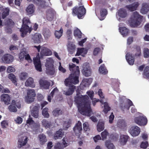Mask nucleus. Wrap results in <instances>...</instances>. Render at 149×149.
I'll return each mask as SVG.
<instances>
[{
  "instance_id": "nucleus-41",
  "label": "nucleus",
  "mask_w": 149,
  "mask_h": 149,
  "mask_svg": "<svg viewBox=\"0 0 149 149\" xmlns=\"http://www.w3.org/2000/svg\"><path fill=\"white\" fill-rule=\"evenodd\" d=\"M99 71L102 74H106L108 73V71L104 64L102 65L99 68Z\"/></svg>"
},
{
  "instance_id": "nucleus-60",
  "label": "nucleus",
  "mask_w": 149,
  "mask_h": 149,
  "mask_svg": "<svg viewBox=\"0 0 149 149\" xmlns=\"http://www.w3.org/2000/svg\"><path fill=\"white\" fill-rule=\"evenodd\" d=\"M27 74L26 73H22L19 76L20 79L21 80H25L26 78Z\"/></svg>"
},
{
  "instance_id": "nucleus-5",
  "label": "nucleus",
  "mask_w": 149,
  "mask_h": 149,
  "mask_svg": "<svg viewBox=\"0 0 149 149\" xmlns=\"http://www.w3.org/2000/svg\"><path fill=\"white\" fill-rule=\"evenodd\" d=\"M54 61L51 58L47 60L45 64L46 67V73L50 75H53L55 73V69L54 67Z\"/></svg>"
},
{
  "instance_id": "nucleus-36",
  "label": "nucleus",
  "mask_w": 149,
  "mask_h": 149,
  "mask_svg": "<svg viewBox=\"0 0 149 149\" xmlns=\"http://www.w3.org/2000/svg\"><path fill=\"white\" fill-rule=\"evenodd\" d=\"M8 78L10 79L12 82L16 86H17V79L15 75L13 74L10 73L8 75Z\"/></svg>"
},
{
  "instance_id": "nucleus-58",
  "label": "nucleus",
  "mask_w": 149,
  "mask_h": 149,
  "mask_svg": "<svg viewBox=\"0 0 149 149\" xmlns=\"http://www.w3.org/2000/svg\"><path fill=\"white\" fill-rule=\"evenodd\" d=\"M148 146V141L143 142L140 145V147L142 148L145 149Z\"/></svg>"
},
{
  "instance_id": "nucleus-37",
  "label": "nucleus",
  "mask_w": 149,
  "mask_h": 149,
  "mask_svg": "<svg viewBox=\"0 0 149 149\" xmlns=\"http://www.w3.org/2000/svg\"><path fill=\"white\" fill-rule=\"evenodd\" d=\"M117 126L122 129H124L127 126L125 121L123 120H119L117 124Z\"/></svg>"
},
{
  "instance_id": "nucleus-48",
  "label": "nucleus",
  "mask_w": 149,
  "mask_h": 149,
  "mask_svg": "<svg viewBox=\"0 0 149 149\" xmlns=\"http://www.w3.org/2000/svg\"><path fill=\"white\" fill-rule=\"evenodd\" d=\"M81 34V31L78 29L74 31V35L75 37H77L79 38H81L82 37Z\"/></svg>"
},
{
  "instance_id": "nucleus-10",
  "label": "nucleus",
  "mask_w": 149,
  "mask_h": 149,
  "mask_svg": "<svg viewBox=\"0 0 149 149\" xmlns=\"http://www.w3.org/2000/svg\"><path fill=\"white\" fill-rule=\"evenodd\" d=\"M128 15L127 10L125 9L121 8L116 13V16L119 21L121 20V18H125Z\"/></svg>"
},
{
  "instance_id": "nucleus-44",
  "label": "nucleus",
  "mask_w": 149,
  "mask_h": 149,
  "mask_svg": "<svg viewBox=\"0 0 149 149\" xmlns=\"http://www.w3.org/2000/svg\"><path fill=\"white\" fill-rule=\"evenodd\" d=\"M39 137L41 145L44 144L47 141L46 136L43 134L40 135Z\"/></svg>"
},
{
  "instance_id": "nucleus-22",
  "label": "nucleus",
  "mask_w": 149,
  "mask_h": 149,
  "mask_svg": "<svg viewBox=\"0 0 149 149\" xmlns=\"http://www.w3.org/2000/svg\"><path fill=\"white\" fill-rule=\"evenodd\" d=\"M64 135V132L62 129H60L57 131L53 135V138L55 140L61 139Z\"/></svg>"
},
{
  "instance_id": "nucleus-27",
  "label": "nucleus",
  "mask_w": 149,
  "mask_h": 149,
  "mask_svg": "<svg viewBox=\"0 0 149 149\" xmlns=\"http://www.w3.org/2000/svg\"><path fill=\"white\" fill-rule=\"evenodd\" d=\"M92 81V79L91 78L84 79L80 84V87L82 88H83V86L88 87L90 85Z\"/></svg>"
},
{
  "instance_id": "nucleus-3",
  "label": "nucleus",
  "mask_w": 149,
  "mask_h": 149,
  "mask_svg": "<svg viewBox=\"0 0 149 149\" xmlns=\"http://www.w3.org/2000/svg\"><path fill=\"white\" fill-rule=\"evenodd\" d=\"M143 17L137 11L133 12L131 14L129 22L131 26L135 27L139 26L141 22Z\"/></svg>"
},
{
  "instance_id": "nucleus-4",
  "label": "nucleus",
  "mask_w": 149,
  "mask_h": 149,
  "mask_svg": "<svg viewBox=\"0 0 149 149\" xmlns=\"http://www.w3.org/2000/svg\"><path fill=\"white\" fill-rule=\"evenodd\" d=\"M22 24L20 30L21 32V36L24 37L28 32L30 33L32 30L31 22L29 19L25 17L22 19Z\"/></svg>"
},
{
  "instance_id": "nucleus-13",
  "label": "nucleus",
  "mask_w": 149,
  "mask_h": 149,
  "mask_svg": "<svg viewBox=\"0 0 149 149\" xmlns=\"http://www.w3.org/2000/svg\"><path fill=\"white\" fill-rule=\"evenodd\" d=\"M132 102L129 99H124L123 103L121 104L120 107L123 111L127 110L129 109V106L132 105Z\"/></svg>"
},
{
  "instance_id": "nucleus-20",
  "label": "nucleus",
  "mask_w": 149,
  "mask_h": 149,
  "mask_svg": "<svg viewBox=\"0 0 149 149\" xmlns=\"http://www.w3.org/2000/svg\"><path fill=\"white\" fill-rule=\"evenodd\" d=\"M35 7L32 4L29 5L26 9V14L29 15H32L35 12Z\"/></svg>"
},
{
  "instance_id": "nucleus-17",
  "label": "nucleus",
  "mask_w": 149,
  "mask_h": 149,
  "mask_svg": "<svg viewBox=\"0 0 149 149\" xmlns=\"http://www.w3.org/2000/svg\"><path fill=\"white\" fill-rule=\"evenodd\" d=\"M73 130L75 134L79 138L82 131L81 124L79 121H78L77 123L76 124L73 128Z\"/></svg>"
},
{
  "instance_id": "nucleus-40",
  "label": "nucleus",
  "mask_w": 149,
  "mask_h": 149,
  "mask_svg": "<svg viewBox=\"0 0 149 149\" xmlns=\"http://www.w3.org/2000/svg\"><path fill=\"white\" fill-rule=\"evenodd\" d=\"M63 113V112L59 108L55 109L52 112L53 114L55 116L61 115Z\"/></svg>"
},
{
  "instance_id": "nucleus-23",
  "label": "nucleus",
  "mask_w": 149,
  "mask_h": 149,
  "mask_svg": "<svg viewBox=\"0 0 149 149\" xmlns=\"http://www.w3.org/2000/svg\"><path fill=\"white\" fill-rule=\"evenodd\" d=\"M67 34L68 38V47H74V45L73 44V41L72 39V35L71 30H68L67 32Z\"/></svg>"
},
{
  "instance_id": "nucleus-49",
  "label": "nucleus",
  "mask_w": 149,
  "mask_h": 149,
  "mask_svg": "<svg viewBox=\"0 0 149 149\" xmlns=\"http://www.w3.org/2000/svg\"><path fill=\"white\" fill-rule=\"evenodd\" d=\"M101 53L102 50L99 47L95 48L93 52V55L95 56L101 54Z\"/></svg>"
},
{
  "instance_id": "nucleus-34",
  "label": "nucleus",
  "mask_w": 149,
  "mask_h": 149,
  "mask_svg": "<svg viewBox=\"0 0 149 149\" xmlns=\"http://www.w3.org/2000/svg\"><path fill=\"white\" fill-rule=\"evenodd\" d=\"M9 111L12 112H16L17 109L16 107V102L15 100L12 101L11 104L8 107Z\"/></svg>"
},
{
  "instance_id": "nucleus-43",
  "label": "nucleus",
  "mask_w": 149,
  "mask_h": 149,
  "mask_svg": "<svg viewBox=\"0 0 149 149\" xmlns=\"http://www.w3.org/2000/svg\"><path fill=\"white\" fill-rule=\"evenodd\" d=\"M42 124L46 128H47L50 127L51 125V122L45 119H44L42 121Z\"/></svg>"
},
{
  "instance_id": "nucleus-30",
  "label": "nucleus",
  "mask_w": 149,
  "mask_h": 149,
  "mask_svg": "<svg viewBox=\"0 0 149 149\" xmlns=\"http://www.w3.org/2000/svg\"><path fill=\"white\" fill-rule=\"evenodd\" d=\"M40 52L41 55L45 56H48L52 54V52L50 49H47L46 47H42Z\"/></svg>"
},
{
  "instance_id": "nucleus-21",
  "label": "nucleus",
  "mask_w": 149,
  "mask_h": 149,
  "mask_svg": "<svg viewBox=\"0 0 149 149\" xmlns=\"http://www.w3.org/2000/svg\"><path fill=\"white\" fill-rule=\"evenodd\" d=\"M28 137L26 136H22L19 138L18 140V146L20 148L25 146L27 143Z\"/></svg>"
},
{
  "instance_id": "nucleus-16",
  "label": "nucleus",
  "mask_w": 149,
  "mask_h": 149,
  "mask_svg": "<svg viewBox=\"0 0 149 149\" xmlns=\"http://www.w3.org/2000/svg\"><path fill=\"white\" fill-rule=\"evenodd\" d=\"M40 88L43 89H47L50 85V83L47 80L40 79L39 81Z\"/></svg>"
},
{
  "instance_id": "nucleus-7",
  "label": "nucleus",
  "mask_w": 149,
  "mask_h": 149,
  "mask_svg": "<svg viewBox=\"0 0 149 149\" xmlns=\"http://www.w3.org/2000/svg\"><path fill=\"white\" fill-rule=\"evenodd\" d=\"M134 120L136 123L141 126L145 125L147 123V118L145 116L142 115L136 117Z\"/></svg>"
},
{
  "instance_id": "nucleus-54",
  "label": "nucleus",
  "mask_w": 149,
  "mask_h": 149,
  "mask_svg": "<svg viewBox=\"0 0 149 149\" xmlns=\"http://www.w3.org/2000/svg\"><path fill=\"white\" fill-rule=\"evenodd\" d=\"M83 129L86 132L89 131L90 130L89 125L87 122H85L83 124Z\"/></svg>"
},
{
  "instance_id": "nucleus-11",
  "label": "nucleus",
  "mask_w": 149,
  "mask_h": 149,
  "mask_svg": "<svg viewBox=\"0 0 149 149\" xmlns=\"http://www.w3.org/2000/svg\"><path fill=\"white\" fill-rule=\"evenodd\" d=\"M140 129L136 126H132L128 130V132L133 137L138 136L140 133Z\"/></svg>"
},
{
  "instance_id": "nucleus-42",
  "label": "nucleus",
  "mask_w": 149,
  "mask_h": 149,
  "mask_svg": "<svg viewBox=\"0 0 149 149\" xmlns=\"http://www.w3.org/2000/svg\"><path fill=\"white\" fill-rule=\"evenodd\" d=\"M107 10L104 8L101 9L100 10V14L101 17H99L100 20H102L104 19V17L107 14Z\"/></svg>"
},
{
  "instance_id": "nucleus-6",
  "label": "nucleus",
  "mask_w": 149,
  "mask_h": 149,
  "mask_svg": "<svg viewBox=\"0 0 149 149\" xmlns=\"http://www.w3.org/2000/svg\"><path fill=\"white\" fill-rule=\"evenodd\" d=\"M86 9L83 6H80L78 7H75L72 9V14L77 15L78 18L81 19L86 13Z\"/></svg>"
},
{
  "instance_id": "nucleus-57",
  "label": "nucleus",
  "mask_w": 149,
  "mask_h": 149,
  "mask_svg": "<svg viewBox=\"0 0 149 149\" xmlns=\"http://www.w3.org/2000/svg\"><path fill=\"white\" fill-rule=\"evenodd\" d=\"M54 149H63L62 144L59 142L56 144L54 146Z\"/></svg>"
},
{
  "instance_id": "nucleus-14",
  "label": "nucleus",
  "mask_w": 149,
  "mask_h": 149,
  "mask_svg": "<svg viewBox=\"0 0 149 149\" xmlns=\"http://www.w3.org/2000/svg\"><path fill=\"white\" fill-rule=\"evenodd\" d=\"M13 56L9 54H6L3 55L1 58L3 61L5 63L9 64L13 60Z\"/></svg>"
},
{
  "instance_id": "nucleus-8",
  "label": "nucleus",
  "mask_w": 149,
  "mask_h": 149,
  "mask_svg": "<svg viewBox=\"0 0 149 149\" xmlns=\"http://www.w3.org/2000/svg\"><path fill=\"white\" fill-rule=\"evenodd\" d=\"M33 62L36 70L40 72L42 71V65L39 53L36 57L33 58Z\"/></svg>"
},
{
  "instance_id": "nucleus-29",
  "label": "nucleus",
  "mask_w": 149,
  "mask_h": 149,
  "mask_svg": "<svg viewBox=\"0 0 149 149\" xmlns=\"http://www.w3.org/2000/svg\"><path fill=\"white\" fill-rule=\"evenodd\" d=\"M32 39L35 43H39L42 40V36L40 34L36 33L33 36Z\"/></svg>"
},
{
  "instance_id": "nucleus-18",
  "label": "nucleus",
  "mask_w": 149,
  "mask_h": 149,
  "mask_svg": "<svg viewBox=\"0 0 149 149\" xmlns=\"http://www.w3.org/2000/svg\"><path fill=\"white\" fill-rule=\"evenodd\" d=\"M40 105L37 104L33 108L31 111V115L35 118H37L39 116V110Z\"/></svg>"
},
{
  "instance_id": "nucleus-33",
  "label": "nucleus",
  "mask_w": 149,
  "mask_h": 149,
  "mask_svg": "<svg viewBox=\"0 0 149 149\" xmlns=\"http://www.w3.org/2000/svg\"><path fill=\"white\" fill-rule=\"evenodd\" d=\"M25 84L26 86H30L32 88H33L35 86L33 79L31 77L29 78L25 82Z\"/></svg>"
},
{
  "instance_id": "nucleus-62",
  "label": "nucleus",
  "mask_w": 149,
  "mask_h": 149,
  "mask_svg": "<svg viewBox=\"0 0 149 149\" xmlns=\"http://www.w3.org/2000/svg\"><path fill=\"white\" fill-rule=\"evenodd\" d=\"M1 127L4 128L7 127L8 125V123L7 121L3 120L1 122Z\"/></svg>"
},
{
  "instance_id": "nucleus-32",
  "label": "nucleus",
  "mask_w": 149,
  "mask_h": 149,
  "mask_svg": "<svg viewBox=\"0 0 149 149\" xmlns=\"http://www.w3.org/2000/svg\"><path fill=\"white\" fill-rule=\"evenodd\" d=\"M129 136L126 135L121 134L120 136L119 141L122 145H125L127 141Z\"/></svg>"
},
{
  "instance_id": "nucleus-50",
  "label": "nucleus",
  "mask_w": 149,
  "mask_h": 149,
  "mask_svg": "<svg viewBox=\"0 0 149 149\" xmlns=\"http://www.w3.org/2000/svg\"><path fill=\"white\" fill-rule=\"evenodd\" d=\"M48 110L47 108H45L42 111V115L45 118H48L49 116Z\"/></svg>"
},
{
  "instance_id": "nucleus-59",
  "label": "nucleus",
  "mask_w": 149,
  "mask_h": 149,
  "mask_svg": "<svg viewBox=\"0 0 149 149\" xmlns=\"http://www.w3.org/2000/svg\"><path fill=\"white\" fill-rule=\"evenodd\" d=\"M134 38L133 37L130 36L129 37L127 40V44L128 45H130L132 43L133 41Z\"/></svg>"
},
{
  "instance_id": "nucleus-56",
  "label": "nucleus",
  "mask_w": 149,
  "mask_h": 149,
  "mask_svg": "<svg viewBox=\"0 0 149 149\" xmlns=\"http://www.w3.org/2000/svg\"><path fill=\"white\" fill-rule=\"evenodd\" d=\"M14 121L16 123L20 124L22 123L23 119L21 117L17 116L16 118L15 119Z\"/></svg>"
},
{
  "instance_id": "nucleus-19",
  "label": "nucleus",
  "mask_w": 149,
  "mask_h": 149,
  "mask_svg": "<svg viewBox=\"0 0 149 149\" xmlns=\"http://www.w3.org/2000/svg\"><path fill=\"white\" fill-rule=\"evenodd\" d=\"M149 11V3H143L142 4L140 10V13L143 14L147 13Z\"/></svg>"
},
{
  "instance_id": "nucleus-39",
  "label": "nucleus",
  "mask_w": 149,
  "mask_h": 149,
  "mask_svg": "<svg viewBox=\"0 0 149 149\" xmlns=\"http://www.w3.org/2000/svg\"><path fill=\"white\" fill-rule=\"evenodd\" d=\"M105 146L108 149H115L113 143L110 140H107L105 142Z\"/></svg>"
},
{
  "instance_id": "nucleus-1",
  "label": "nucleus",
  "mask_w": 149,
  "mask_h": 149,
  "mask_svg": "<svg viewBox=\"0 0 149 149\" xmlns=\"http://www.w3.org/2000/svg\"><path fill=\"white\" fill-rule=\"evenodd\" d=\"M69 69L71 74L68 78L66 79V86L67 89L66 91V95H67L72 94L75 88V86L72 84H76L78 83L80 73L78 66H75L74 64L69 65Z\"/></svg>"
},
{
  "instance_id": "nucleus-47",
  "label": "nucleus",
  "mask_w": 149,
  "mask_h": 149,
  "mask_svg": "<svg viewBox=\"0 0 149 149\" xmlns=\"http://www.w3.org/2000/svg\"><path fill=\"white\" fill-rule=\"evenodd\" d=\"M9 9L8 8L4 9L2 13V18L3 19H5L6 17L9 14Z\"/></svg>"
},
{
  "instance_id": "nucleus-55",
  "label": "nucleus",
  "mask_w": 149,
  "mask_h": 149,
  "mask_svg": "<svg viewBox=\"0 0 149 149\" xmlns=\"http://www.w3.org/2000/svg\"><path fill=\"white\" fill-rule=\"evenodd\" d=\"M144 57L145 58H148L149 57V49L146 48L144 49L143 51Z\"/></svg>"
},
{
  "instance_id": "nucleus-46",
  "label": "nucleus",
  "mask_w": 149,
  "mask_h": 149,
  "mask_svg": "<svg viewBox=\"0 0 149 149\" xmlns=\"http://www.w3.org/2000/svg\"><path fill=\"white\" fill-rule=\"evenodd\" d=\"M63 31V30L62 28L59 31H56L54 33L56 38L58 39L60 38L62 35Z\"/></svg>"
},
{
  "instance_id": "nucleus-26",
  "label": "nucleus",
  "mask_w": 149,
  "mask_h": 149,
  "mask_svg": "<svg viewBox=\"0 0 149 149\" xmlns=\"http://www.w3.org/2000/svg\"><path fill=\"white\" fill-rule=\"evenodd\" d=\"M119 29L120 33L124 37L128 36L130 32L129 30L125 27H120Z\"/></svg>"
},
{
  "instance_id": "nucleus-12",
  "label": "nucleus",
  "mask_w": 149,
  "mask_h": 149,
  "mask_svg": "<svg viewBox=\"0 0 149 149\" xmlns=\"http://www.w3.org/2000/svg\"><path fill=\"white\" fill-rule=\"evenodd\" d=\"M82 72L83 74L86 77L90 76L91 73V71L88 64H84Z\"/></svg>"
},
{
  "instance_id": "nucleus-45",
  "label": "nucleus",
  "mask_w": 149,
  "mask_h": 149,
  "mask_svg": "<svg viewBox=\"0 0 149 149\" xmlns=\"http://www.w3.org/2000/svg\"><path fill=\"white\" fill-rule=\"evenodd\" d=\"M23 49L21 50L20 53L19 55V58L21 60H23L24 59L26 54L27 53V52L26 51H24L25 49L23 48Z\"/></svg>"
},
{
  "instance_id": "nucleus-15",
  "label": "nucleus",
  "mask_w": 149,
  "mask_h": 149,
  "mask_svg": "<svg viewBox=\"0 0 149 149\" xmlns=\"http://www.w3.org/2000/svg\"><path fill=\"white\" fill-rule=\"evenodd\" d=\"M1 101L3 102L5 104L8 105L10 104V97L9 95L3 93L1 95Z\"/></svg>"
},
{
  "instance_id": "nucleus-2",
  "label": "nucleus",
  "mask_w": 149,
  "mask_h": 149,
  "mask_svg": "<svg viewBox=\"0 0 149 149\" xmlns=\"http://www.w3.org/2000/svg\"><path fill=\"white\" fill-rule=\"evenodd\" d=\"M87 95L83 96L77 94L75 101L77 104L79 112L81 114L88 116H90L92 113L91 107V102Z\"/></svg>"
},
{
  "instance_id": "nucleus-61",
  "label": "nucleus",
  "mask_w": 149,
  "mask_h": 149,
  "mask_svg": "<svg viewBox=\"0 0 149 149\" xmlns=\"http://www.w3.org/2000/svg\"><path fill=\"white\" fill-rule=\"evenodd\" d=\"M34 123V121L33 120L32 118L31 117V115H29V118L26 120V123L29 125H32Z\"/></svg>"
},
{
  "instance_id": "nucleus-35",
  "label": "nucleus",
  "mask_w": 149,
  "mask_h": 149,
  "mask_svg": "<svg viewBox=\"0 0 149 149\" xmlns=\"http://www.w3.org/2000/svg\"><path fill=\"white\" fill-rule=\"evenodd\" d=\"M48 12L47 14V19L48 20L52 21L54 18V12L53 10H51V9H49Z\"/></svg>"
},
{
  "instance_id": "nucleus-31",
  "label": "nucleus",
  "mask_w": 149,
  "mask_h": 149,
  "mask_svg": "<svg viewBox=\"0 0 149 149\" xmlns=\"http://www.w3.org/2000/svg\"><path fill=\"white\" fill-rule=\"evenodd\" d=\"M87 52V49L85 48L82 47L78 49L77 51L76 56H79L81 55L84 56Z\"/></svg>"
},
{
  "instance_id": "nucleus-52",
  "label": "nucleus",
  "mask_w": 149,
  "mask_h": 149,
  "mask_svg": "<svg viewBox=\"0 0 149 149\" xmlns=\"http://www.w3.org/2000/svg\"><path fill=\"white\" fill-rule=\"evenodd\" d=\"M109 133L106 130L102 132L101 133V135L102 140H104L107 139V136H108Z\"/></svg>"
},
{
  "instance_id": "nucleus-28",
  "label": "nucleus",
  "mask_w": 149,
  "mask_h": 149,
  "mask_svg": "<svg viewBox=\"0 0 149 149\" xmlns=\"http://www.w3.org/2000/svg\"><path fill=\"white\" fill-rule=\"evenodd\" d=\"M126 58L130 65H133L134 64V58L131 54L130 53H127L126 55Z\"/></svg>"
},
{
  "instance_id": "nucleus-24",
  "label": "nucleus",
  "mask_w": 149,
  "mask_h": 149,
  "mask_svg": "<svg viewBox=\"0 0 149 149\" xmlns=\"http://www.w3.org/2000/svg\"><path fill=\"white\" fill-rule=\"evenodd\" d=\"M139 5V3L137 2H136L134 3L126 6V7L129 10L132 11L135 10L138 7Z\"/></svg>"
},
{
  "instance_id": "nucleus-64",
  "label": "nucleus",
  "mask_w": 149,
  "mask_h": 149,
  "mask_svg": "<svg viewBox=\"0 0 149 149\" xmlns=\"http://www.w3.org/2000/svg\"><path fill=\"white\" fill-rule=\"evenodd\" d=\"M15 71V68L11 66H9L7 70V72L8 73L14 72Z\"/></svg>"
},
{
  "instance_id": "nucleus-51",
  "label": "nucleus",
  "mask_w": 149,
  "mask_h": 149,
  "mask_svg": "<svg viewBox=\"0 0 149 149\" xmlns=\"http://www.w3.org/2000/svg\"><path fill=\"white\" fill-rule=\"evenodd\" d=\"M143 76L145 78L149 79V67H146L145 68Z\"/></svg>"
},
{
  "instance_id": "nucleus-63",
  "label": "nucleus",
  "mask_w": 149,
  "mask_h": 149,
  "mask_svg": "<svg viewBox=\"0 0 149 149\" xmlns=\"http://www.w3.org/2000/svg\"><path fill=\"white\" fill-rule=\"evenodd\" d=\"M58 90L57 88H54L51 92L50 95L52 97L54 94L57 93H58Z\"/></svg>"
},
{
  "instance_id": "nucleus-38",
  "label": "nucleus",
  "mask_w": 149,
  "mask_h": 149,
  "mask_svg": "<svg viewBox=\"0 0 149 149\" xmlns=\"http://www.w3.org/2000/svg\"><path fill=\"white\" fill-rule=\"evenodd\" d=\"M104 121H99L97 125V130L99 132H100L104 129Z\"/></svg>"
},
{
  "instance_id": "nucleus-9",
  "label": "nucleus",
  "mask_w": 149,
  "mask_h": 149,
  "mask_svg": "<svg viewBox=\"0 0 149 149\" xmlns=\"http://www.w3.org/2000/svg\"><path fill=\"white\" fill-rule=\"evenodd\" d=\"M26 100L29 103H31L34 101V97L36 96L35 90L32 89H28L27 90Z\"/></svg>"
},
{
  "instance_id": "nucleus-53",
  "label": "nucleus",
  "mask_w": 149,
  "mask_h": 149,
  "mask_svg": "<svg viewBox=\"0 0 149 149\" xmlns=\"http://www.w3.org/2000/svg\"><path fill=\"white\" fill-rule=\"evenodd\" d=\"M51 34L50 30L47 28L45 29L43 32V35L45 37L48 38L49 37Z\"/></svg>"
},
{
  "instance_id": "nucleus-25",
  "label": "nucleus",
  "mask_w": 149,
  "mask_h": 149,
  "mask_svg": "<svg viewBox=\"0 0 149 149\" xmlns=\"http://www.w3.org/2000/svg\"><path fill=\"white\" fill-rule=\"evenodd\" d=\"M100 102L101 103V105L102 107L103 106L104 108L103 110V111L105 114L107 113L108 111H109L110 110V108L109 106L108 103L102 100H100Z\"/></svg>"
}]
</instances>
